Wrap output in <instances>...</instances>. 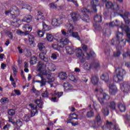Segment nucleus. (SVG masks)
<instances>
[{"label": "nucleus", "mask_w": 130, "mask_h": 130, "mask_svg": "<svg viewBox=\"0 0 130 130\" xmlns=\"http://www.w3.org/2000/svg\"><path fill=\"white\" fill-rule=\"evenodd\" d=\"M37 62V57L32 56L30 59L29 62L30 64H35Z\"/></svg>", "instance_id": "nucleus-20"}, {"label": "nucleus", "mask_w": 130, "mask_h": 130, "mask_svg": "<svg viewBox=\"0 0 130 130\" xmlns=\"http://www.w3.org/2000/svg\"><path fill=\"white\" fill-rule=\"evenodd\" d=\"M99 91H100L101 93H102V92H103V90L101 88H96L95 90V92H99Z\"/></svg>", "instance_id": "nucleus-58"}, {"label": "nucleus", "mask_w": 130, "mask_h": 130, "mask_svg": "<svg viewBox=\"0 0 130 130\" xmlns=\"http://www.w3.org/2000/svg\"><path fill=\"white\" fill-rule=\"evenodd\" d=\"M38 47L40 50V51H45V50H47L46 48H45V44L44 43H39L38 44Z\"/></svg>", "instance_id": "nucleus-15"}, {"label": "nucleus", "mask_w": 130, "mask_h": 130, "mask_svg": "<svg viewBox=\"0 0 130 130\" xmlns=\"http://www.w3.org/2000/svg\"><path fill=\"white\" fill-rule=\"evenodd\" d=\"M99 79L96 76L92 77L91 78V82L93 85H96L98 83Z\"/></svg>", "instance_id": "nucleus-25"}, {"label": "nucleus", "mask_w": 130, "mask_h": 130, "mask_svg": "<svg viewBox=\"0 0 130 130\" xmlns=\"http://www.w3.org/2000/svg\"><path fill=\"white\" fill-rule=\"evenodd\" d=\"M49 8H50V9H53L54 10H56V9H57V7L56 6V5H55L53 3L50 4L49 5Z\"/></svg>", "instance_id": "nucleus-39"}, {"label": "nucleus", "mask_w": 130, "mask_h": 130, "mask_svg": "<svg viewBox=\"0 0 130 130\" xmlns=\"http://www.w3.org/2000/svg\"><path fill=\"white\" fill-rule=\"evenodd\" d=\"M29 106L31 109V117H32V116H35V114H36V113H38V111H37V106L33 104H29Z\"/></svg>", "instance_id": "nucleus-9"}, {"label": "nucleus", "mask_w": 130, "mask_h": 130, "mask_svg": "<svg viewBox=\"0 0 130 130\" xmlns=\"http://www.w3.org/2000/svg\"><path fill=\"white\" fill-rule=\"evenodd\" d=\"M103 96L105 100H109V99H110V96H109V95L106 93H103Z\"/></svg>", "instance_id": "nucleus-40"}, {"label": "nucleus", "mask_w": 130, "mask_h": 130, "mask_svg": "<svg viewBox=\"0 0 130 130\" xmlns=\"http://www.w3.org/2000/svg\"><path fill=\"white\" fill-rule=\"evenodd\" d=\"M49 30H50L49 26H48L47 24H45V23L43 22V31L45 32L46 31H49Z\"/></svg>", "instance_id": "nucleus-26"}, {"label": "nucleus", "mask_w": 130, "mask_h": 130, "mask_svg": "<svg viewBox=\"0 0 130 130\" xmlns=\"http://www.w3.org/2000/svg\"><path fill=\"white\" fill-rule=\"evenodd\" d=\"M7 67V65L4 63L1 64V68L2 70H5V68Z\"/></svg>", "instance_id": "nucleus-57"}, {"label": "nucleus", "mask_w": 130, "mask_h": 130, "mask_svg": "<svg viewBox=\"0 0 130 130\" xmlns=\"http://www.w3.org/2000/svg\"><path fill=\"white\" fill-rule=\"evenodd\" d=\"M99 0H91L90 2V6L91 7V9L92 12L96 13L97 12V9L96 7L99 6Z\"/></svg>", "instance_id": "nucleus-7"}, {"label": "nucleus", "mask_w": 130, "mask_h": 130, "mask_svg": "<svg viewBox=\"0 0 130 130\" xmlns=\"http://www.w3.org/2000/svg\"><path fill=\"white\" fill-rule=\"evenodd\" d=\"M86 115L87 117H93V116H94V112L93 111V109L87 112Z\"/></svg>", "instance_id": "nucleus-30"}, {"label": "nucleus", "mask_w": 130, "mask_h": 130, "mask_svg": "<svg viewBox=\"0 0 130 130\" xmlns=\"http://www.w3.org/2000/svg\"><path fill=\"white\" fill-rule=\"evenodd\" d=\"M118 108L119 109L121 112H124L126 108L124 103H119L118 105Z\"/></svg>", "instance_id": "nucleus-14"}, {"label": "nucleus", "mask_w": 130, "mask_h": 130, "mask_svg": "<svg viewBox=\"0 0 130 130\" xmlns=\"http://www.w3.org/2000/svg\"><path fill=\"white\" fill-rule=\"evenodd\" d=\"M81 12L84 15V18H88L89 16H88V14H89V10H88L86 8H82L81 9Z\"/></svg>", "instance_id": "nucleus-17"}, {"label": "nucleus", "mask_w": 130, "mask_h": 130, "mask_svg": "<svg viewBox=\"0 0 130 130\" xmlns=\"http://www.w3.org/2000/svg\"><path fill=\"white\" fill-rule=\"evenodd\" d=\"M109 27H114V22H111L109 24Z\"/></svg>", "instance_id": "nucleus-60"}, {"label": "nucleus", "mask_w": 130, "mask_h": 130, "mask_svg": "<svg viewBox=\"0 0 130 130\" xmlns=\"http://www.w3.org/2000/svg\"><path fill=\"white\" fill-rule=\"evenodd\" d=\"M106 7L107 9H111L113 7L112 3L109 2L106 4Z\"/></svg>", "instance_id": "nucleus-36"}, {"label": "nucleus", "mask_w": 130, "mask_h": 130, "mask_svg": "<svg viewBox=\"0 0 130 130\" xmlns=\"http://www.w3.org/2000/svg\"><path fill=\"white\" fill-rule=\"evenodd\" d=\"M92 125L91 127L93 129H96L98 127H99V125H101V117H100V115H98L95 117V120L92 122Z\"/></svg>", "instance_id": "nucleus-6"}, {"label": "nucleus", "mask_w": 130, "mask_h": 130, "mask_svg": "<svg viewBox=\"0 0 130 130\" xmlns=\"http://www.w3.org/2000/svg\"><path fill=\"white\" fill-rule=\"evenodd\" d=\"M68 2H72L75 5V6H78V3H77V1H75L74 0H67Z\"/></svg>", "instance_id": "nucleus-55"}, {"label": "nucleus", "mask_w": 130, "mask_h": 130, "mask_svg": "<svg viewBox=\"0 0 130 130\" xmlns=\"http://www.w3.org/2000/svg\"><path fill=\"white\" fill-rule=\"evenodd\" d=\"M16 124L18 126V127H20V126H22L23 123L20 120H18L16 122Z\"/></svg>", "instance_id": "nucleus-44"}, {"label": "nucleus", "mask_w": 130, "mask_h": 130, "mask_svg": "<svg viewBox=\"0 0 130 130\" xmlns=\"http://www.w3.org/2000/svg\"><path fill=\"white\" fill-rule=\"evenodd\" d=\"M47 16V14H46V12H43L41 11L38 12V14L37 15V20H39L41 19V20H44L45 17Z\"/></svg>", "instance_id": "nucleus-12"}, {"label": "nucleus", "mask_w": 130, "mask_h": 130, "mask_svg": "<svg viewBox=\"0 0 130 130\" xmlns=\"http://www.w3.org/2000/svg\"><path fill=\"white\" fill-rule=\"evenodd\" d=\"M58 24V20L57 19L54 18L52 20V25L54 26H56Z\"/></svg>", "instance_id": "nucleus-32"}, {"label": "nucleus", "mask_w": 130, "mask_h": 130, "mask_svg": "<svg viewBox=\"0 0 130 130\" xmlns=\"http://www.w3.org/2000/svg\"><path fill=\"white\" fill-rule=\"evenodd\" d=\"M51 57V58H52V59L55 60V59H56V58H57V56H56V54L53 53L52 54Z\"/></svg>", "instance_id": "nucleus-49"}, {"label": "nucleus", "mask_w": 130, "mask_h": 130, "mask_svg": "<svg viewBox=\"0 0 130 130\" xmlns=\"http://www.w3.org/2000/svg\"><path fill=\"white\" fill-rule=\"evenodd\" d=\"M23 121H29L30 120V114H27L24 116L22 118Z\"/></svg>", "instance_id": "nucleus-31"}, {"label": "nucleus", "mask_w": 130, "mask_h": 130, "mask_svg": "<svg viewBox=\"0 0 130 130\" xmlns=\"http://www.w3.org/2000/svg\"><path fill=\"white\" fill-rule=\"evenodd\" d=\"M42 96H43L44 98L48 97V92H47V90H46L44 92L42 93Z\"/></svg>", "instance_id": "nucleus-41"}, {"label": "nucleus", "mask_w": 130, "mask_h": 130, "mask_svg": "<svg viewBox=\"0 0 130 130\" xmlns=\"http://www.w3.org/2000/svg\"><path fill=\"white\" fill-rule=\"evenodd\" d=\"M63 87L66 90H71L70 88V83H64Z\"/></svg>", "instance_id": "nucleus-42"}, {"label": "nucleus", "mask_w": 130, "mask_h": 130, "mask_svg": "<svg viewBox=\"0 0 130 130\" xmlns=\"http://www.w3.org/2000/svg\"><path fill=\"white\" fill-rule=\"evenodd\" d=\"M128 17H129V13H128V12H125L124 14V15L123 16V18L126 24H127V23H128V25H129L130 22L127 21V18H128Z\"/></svg>", "instance_id": "nucleus-18"}, {"label": "nucleus", "mask_w": 130, "mask_h": 130, "mask_svg": "<svg viewBox=\"0 0 130 130\" xmlns=\"http://www.w3.org/2000/svg\"><path fill=\"white\" fill-rule=\"evenodd\" d=\"M47 53V50H45L44 52H42L39 55V56L42 60L45 61V62H48L50 61V59L46 56L45 55Z\"/></svg>", "instance_id": "nucleus-8"}, {"label": "nucleus", "mask_w": 130, "mask_h": 130, "mask_svg": "<svg viewBox=\"0 0 130 130\" xmlns=\"http://www.w3.org/2000/svg\"><path fill=\"white\" fill-rule=\"evenodd\" d=\"M83 68L85 69V70H87V71H89V70L91 69V68H92V65L91 63L85 62L83 64Z\"/></svg>", "instance_id": "nucleus-23"}, {"label": "nucleus", "mask_w": 130, "mask_h": 130, "mask_svg": "<svg viewBox=\"0 0 130 130\" xmlns=\"http://www.w3.org/2000/svg\"><path fill=\"white\" fill-rule=\"evenodd\" d=\"M102 112L105 116H108V114H109V111H108V109L107 108L104 109L102 110Z\"/></svg>", "instance_id": "nucleus-35"}, {"label": "nucleus", "mask_w": 130, "mask_h": 130, "mask_svg": "<svg viewBox=\"0 0 130 130\" xmlns=\"http://www.w3.org/2000/svg\"><path fill=\"white\" fill-rule=\"evenodd\" d=\"M62 94H63V93L61 92H57V93H55L54 95L56 96V97H58V98H59L60 97H61V96L62 95Z\"/></svg>", "instance_id": "nucleus-48"}, {"label": "nucleus", "mask_w": 130, "mask_h": 130, "mask_svg": "<svg viewBox=\"0 0 130 130\" xmlns=\"http://www.w3.org/2000/svg\"><path fill=\"white\" fill-rule=\"evenodd\" d=\"M125 71L122 68H117L115 70V74L116 76L115 80H117V82H122L125 76Z\"/></svg>", "instance_id": "nucleus-4"}, {"label": "nucleus", "mask_w": 130, "mask_h": 130, "mask_svg": "<svg viewBox=\"0 0 130 130\" xmlns=\"http://www.w3.org/2000/svg\"><path fill=\"white\" fill-rule=\"evenodd\" d=\"M125 90H126V92L130 91V86H127V87H125Z\"/></svg>", "instance_id": "nucleus-61"}, {"label": "nucleus", "mask_w": 130, "mask_h": 130, "mask_svg": "<svg viewBox=\"0 0 130 130\" xmlns=\"http://www.w3.org/2000/svg\"><path fill=\"white\" fill-rule=\"evenodd\" d=\"M99 101L102 104V105H103L104 104V102L103 101V99L101 98H99Z\"/></svg>", "instance_id": "nucleus-54"}, {"label": "nucleus", "mask_w": 130, "mask_h": 130, "mask_svg": "<svg viewBox=\"0 0 130 130\" xmlns=\"http://www.w3.org/2000/svg\"><path fill=\"white\" fill-rule=\"evenodd\" d=\"M23 30L25 31V33L27 35L32 31V26H29L28 24H25L23 26Z\"/></svg>", "instance_id": "nucleus-11"}, {"label": "nucleus", "mask_w": 130, "mask_h": 130, "mask_svg": "<svg viewBox=\"0 0 130 130\" xmlns=\"http://www.w3.org/2000/svg\"><path fill=\"white\" fill-rule=\"evenodd\" d=\"M35 103L37 104L39 108H42L43 103L40 100H37L35 102Z\"/></svg>", "instance_id": "nucleus-29"}, {"label": "nucleus", "mask_w": 130, "mask_h": 130, "mask_svg": "<svg viewBox=\"0 0 130 130\" xmlns=\"http://www.w3.org/2000/svg\"><path fill=\"white\" fill-rule=\"evenodd\" d=\"M32 21V16L29 15L28 17H26L23 18L21 22H26V23H30Z\"/></svg>", "instance_id": "nucleus-22"}, {"label": "nucleus", "mask_w": 130, "mask_h": 130, "mask_svg": "<svg viewBox=\"0 0 130 130\" xmlns=\"http://www.w3.org/2000/svg\"><path fill=\"white\" fill-rule=\"evenodd\" d=\"M108 106L110 107V108H111V109H114V102H112L109 103Z\"/></svg>", "instance_id": "nucleus-43"}, {"label": "nucleus", "mask_w": 130, "mask_h": 130, "mask_svg": "<svg viewBox=\"0 0 130 130\" xmlns=\"http://www.w3.org/2000/svg\"><path fill=\"white\" fill-rule=\"evenodd\" d=\"M8 36L9 38H10V39H13V37H14V36H13V34H12V32H10Z\"/></svg>", "instance_id": "nucleus-63"}, {"label": "nucleus", "mask_w": 130, "mask_h": 130, "mask_svg": "<svg viewBox=\"0 0 130 130\" xmlns=\"http://www.w3.org/2000/svg\"><path fill=\"white\" fill-rule=\"evenodd\" d=\"M66 52L68 54H74L75 51L76 52V56L79 58V60L81 62H84L86 60V57L84 53H83V50L80 48H77L76 50L73 47L67 46L66 47Z\"/></svg>", "instance_id": "nucleus-2"}, {"label": "nucleus", "mask_w": 130, "mask_h": 130, "mask_svg": "<svg viewBox=\"0 0 130 130\" xmlns=\"http://www.w3.org/2000/svg\"><path fill=\"white\" fill-rule=\"evenodd\" d=\"M57 96H54L51 98V101L52 102H57V99L56 98Z\"/></svg>", "instance_id": "nucleus-51"}, {"label": "nucleus", "mask_w": 130, "mask_h": 130, "mask_svg": "<svg viewBox=\"0 0 130 130\" xmlns=\"http://www.w3.org/2000/svg\"><path fill=\"white\" fill-rule=\"evenodd\" d=\"M94 20L96 22H102V17L100 15H96L94 17Z\"/></svg>", "instance_id": "nucleus-27"}, {"label": "nucleus", "mask_w": 130, "mask_h": 130, "mask_svg": "<svg viewBox=\"0 0 130 130\" xmlns=\"http://www.w3.org/2000/svg\"><path fill=\"white\" fill-rule=\"evenodd\" d=\"M20 22H21V20H18L16 22H12V24H14L15 26H17V24H19Z\"/></svg>", "instance_id": "nucleus-52"}, {"label": "nucleus", "mask_w": 130, "mask_h": 130, "mask_svg": "<svg viewBox=\"0 0 130 130\" xmlns=\"http://www.w3.org/2000/svg\"><path fill=\"white\" fill-rule=\"evenodd\" d=\"M109 90L111 95H114V84L110 83L109 84Z\"/></svg>", "instance_id": "nucleus-16"}, {"label": "nucleus", "mask_w": 130, "mask_h": 130, "mask_svg": "<svg viewBox=\"0 0 130 130\" xmlns=\"http://www.w3.org/2000/svg\"><path fill=\"white\" fill-rule=\"evenodd\" d=\"M47 65H45L44 63L39 61L38 63L37 71L39 73H40L41 75L43 74H47L46 72Z\"/></svg>", "instance_id": "nucleus-5"}, {"label": "nucleus", "mask_w": 130, "mask_h": 130, "mask_svg": "<svg viewBox=\"0 0 130 130\" xmlns=\"http://www.w3.org/2000/svg\"><path fill=\"white\" fill-rule=\"evenodd\" d=\"M125 67H126L127 68H130V62H126L125 63Z\"/></svg>", "instance_id": "nucleus-59"}, {"label": "nucleus", "mask_w": 130, "mask_h": 130, "mask_svg": "<svg viewBox=\"0 0 130 130\" xmlns=\"http://www.w3.org/2000/svg\"><path fill=\"white\" fill-rule=\"evenodd\" d=\"M71 19L69 20V23L65 25V28L68 29L67 32L64 29H62L61 32L63 36H60L59 38L58 35H57L55 38L56 44H53L52 46L54 49H57L59 47H63L64 45H67L69 42V37H74L77 38L78 40H80V37L78 32H74V28L73 24L75 22L79 20V14L75 13L71 14Z\"/></svg>", "instance_id": "nucleus-1"}, {"label": "nucleus", "mask_w": 130, "mask_h": 130, "mask_svg": "<svg viewBox=\"0 0 130 130\" xmlns=\"http://www.w3.org/2000/svg\"><path fill=\"white\" fill-rule=\"evenodd\" d=\"M70 79L71 81H76V78H75V76H71Z\"/></svg>", "instance_id": "nucleus-62"}, {"label": "nucleus", "mask_w": 130, "mask_h": 130, "mask_svg": "<svg viewBox=\"0 0 130 130\" xmlns=\"http://www.w3.org/2000/svg\"><path fill=\"white\" fill-rule=\"evenodd\" d=\"M122 31H124L126 34V36L128 38L127 40V42L130 43V29L128 26H125L124 27H121Z\"/></svg>", "instance_id": "nucleus-10"}, {"label": "nucleus", "mask_w": 130, "mask_h": 130, "mask_svg": "<svg viewBox=\"0 0 130 130\" xmlns=\"http://www.w3.org/2000/svg\"><path fill=\"white\" fill-rule=\"evenodd\" d=\"M31 91L32 93H35L36 95H39V91L36 90V89H35V87H33L31 89Z\"/></svg>", "instance_id": "nucleus-46"}, {"label": "nucleus", "mask_w": 130, "mask_h": 130, "mask_svg": "<svg viewBox=\"0 0 130 130\" xmlns=\"http://www.w3.org/2000/svg\"><path fill=\"white\" fill-rule=\"evenodd\" d=\"M28 40H29L30 45L32 46V45L34 44V39H35L34 36L32 35H29L28 36Z\"/></svg>", "instance_id": "nucleus-19"}, {"label": "nucleus", "mask_w": 130, "mask_h": 130, "mask_svg": "<svg viewBox=\"0 0 130 130\" xmlns=\"http://www.w3.org/2000/svg\"><path fill=\"white\" fill-rule=\"evenodd\" d=\"M46 39L48 41L51 42L53 40V36L50 34H47L46 36Z\"/></svg>", "instance_id": "nucleus-28"}, {"label": "nucleus", "mask_w": 130, "mask_h": 130, "mask_svg": "<svg viewBox=\"0 0 130 130\" xmlns=\"http://www.w3.org/2000/svg\"><path fill=\"white\" fill-rule=\"evenodd\" d=\"M11 12H12V11H6V12H5V14H6V15H8L9 14H10V15H13V14H12Z\"/></svg>", "instance_id": "nucleus-64"}, {"label": "nucleus", "mask_w": 130, "mask_h": 130, "mask_svg": "<svg viewBox=\"0 0 130 130\" xmlns=\"http://www.w3.org/2000/svg\"><path fill=\"white\" fill-rule=\"evenodd\" d=\"M9 122H11V123H12L13 124L15 123V121H14V120H13V117H12L9 118Z\"/></svg>", "instance_id": "nucleus-53"}, {"label": "nucleus", "mask_w": 130, "mask_h": 130, "mask_svg": "<svg viewBox=\"0 0 130 130\" xmlns=\"http://www.w3.org/2000/svg\"><path fill=\"white\" fill-rule=\"evenodd\" d=\"M38 77H40L41 79V82L42 84L41 85V87H42L43 86H44L45 84H46V79L49 80L48 81V83L50 85V87H52V82L54 81V78L51 76L50 74H48V73H43V74H38L37 75Z\"/></svg>", "instance_id": "nucleus-3"}, {"label": "nucleus", "mask_w": 130, "mask_h": 130, "mask_svg": "<svg viewBox=\"0 0 130 130\" xmlns=\"http://www.w3.org/2000/svg\"><path fill=\"white\" fill-rule=\"evenodd\" d=\"M58 77L61 80H66L67 79V73L61 72L59 74Z\"/></svg>", "instance_id": "nucleus-21"}, {"label": "nucleus", "mask_w": 130, "mask_h": 130, "mask_svg": "<svg viewBox=\"0 0 130 130\" xmlns=\"http://www.w3.org/2000/svg\"><path fill=\"white\" fill-rule=\"evenodd\" d=\"M13 71L14 76V77H16V75H17V69H16V68L13 67Z\"/></svg>", "instance_id": "nucleus-50"}, {"label": "nucleus", "mask_w": 130, "mask_h": 130, "mask_svg": "<svg viewBox=\"0 0 130 130\" xmlns=\"http://www.w3.org/2000/svg\"><path fill=\"white\" fill-rule=\"evenodd\" d=\"M81 47L84 51L87 52V50H88V47H87V46L84 44H82Z\"/></svg>", "instance_id": "nucleus-45"}, {"label": "nucleus", "mask_w": 130, "mask_h": 130, "mask_svg": "<svg viewBox=\"0 0 130 130\" xmlns=\"http://www.w3.org/2000/svg\"><path fill=\"white\" fill-rule=\"evenodd\" d=\"M49 63H47V67L48 70L50 71V72H54L55 71V66L54 64H52V63H50V61H49Z\"/></svg>", "instance_id": "nucleus-13"}, {"label": "nucleus", "mask_w": 130, "mask_h": 130, "mask_svg": "<svg viewBox=\"0 0 130 130\" xmlns=\"http://www.w3.org/2000/svg\"><path fill=\"white\" fill-rule=\"evenodd\" d=\"M16 33L18 35H20V36H23V35H26V32L22 31V30H17Z\"/></svg>", "instance_id": "nucleus-37"}, {"label": "nucleus", "mask_w": 130, "mask_h": 130, "mask_svg": "<svg viewBox=\"0 0 130 130\" xmlns=\"http://www.w3.org/2000/svg\"><path fill=\"white\" fill-rule=\"evenodd\" d=\"M8 113L10 116H13V115L16 114V111H15L14 109H11L8 111Z\"/></svg>", "instance_id": "nucleus-34"}, {"label": "nucleus", "mask_w": 130, "mask_h": 130, "mask_svg": "<svg viewBox=\"0 0 130 130\" xmlns=\"http://www.w3.org/2000/svg\"><path fill=\"white\" fill-rule=\"evenodd\" d=\"M14 92L16 95H21V92H20V90L15 89Z\"/></svg>", "instance_id": "nucleus-56"}, {"label": "nucleus", "mask_w": 130, "mask_h": 130, "mask_svg": "<svg viewBox=\"0 0 130 130\" xmlns=\"http://www.w3.org/2000/svg\"><path fill=\"white\" fill-rule=\"evenodd\" d=\"M0 102L2 104H6V103H8L9 102V99L7 98H3L1 99Z\"/></svg>", "instance_id": "nucleus-33"}, {"label": "nucleus", "mask_w": 130, "mask_h": 130, "mask_svg": "<svg viewBox=\"0 0 130 130\" xmlns=\"http://www.w3.org/2000/svg\"><path fill=\"white\" fill-rule=\"evenodd\" d=\"M101 79L103 80V81H105V82H108V80L109 79V77L108 76V74H105L102 75Z\"/></svg>", "instance_id": "nucleus-24"}, {"label": "nucleus", "mask_w": 130, "mask_h": 130, "mask_svg": "<svg viewBox=\"0 0 130 130\" xmlns=\"http://www.w3.org/2000/svg\"><path fill=\"white\" fill-rule=\"evenodd\" d=\"M70 118L71 119H78V115L75 113L71 114H70Z\"/></svg>", "instance_id": "nucleus-38"}, {"label": "nucleus", "mask_w": 130, "mask_h": 130, "mask_svg": "<svg viewBox=\"0 0 130 130\" xmlns=\"http://www.w3.org/2000/svg\"><path fill=\"white\" fill-rule=\"evenodd\" d=\"M38 35L40 37H43V36L44 35V32L41 30H39L38 32Z\"/></svg>", "instance_id": "nucleus-47"}]
</instances>
